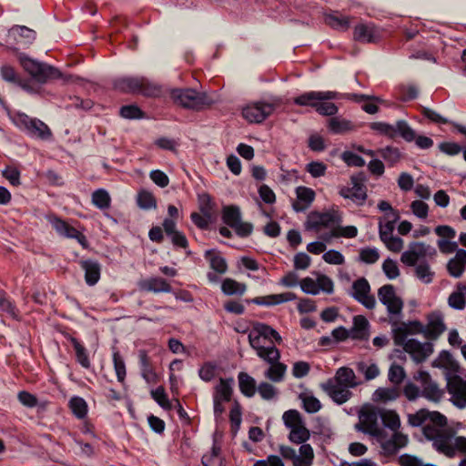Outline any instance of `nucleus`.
I'll return each mask as SVG.
<instances>
[{
  "label": "nucleus",
  "mask_w": 466,
  "mask_h": 466,
  "mask_svg": "<svg viewBox=\"0 0 466 466\" xmlns=\"http://www.w3.org/2000/svg\"><path fill=\"white\" fill-rule=\"evenodd\" d=\"M380 258V253L376 248H364L360 250L359 261L365 264H374Z\"/></svg>",
  "instance_id": "obj_56"
},
{
  "label": "nucleus",
  "mask_w": 466,
  "mask_h": 466,
  "mask_svg": "<svg viewBox=\"0 0 466 466\" xmlns=\"http://www.w3.org/2000/svg\"><path fill=\"white\" fill-rule=\"evenodd\" d=\"M113 86L116 90L123 93H136L146 96H157L160 94V88L145 77H120L114 80Z\"/></svg>",
  "instance_id": "obj_8"
},
{
  "label": "nucleus",
  "mask_w": 466,
  "mask_h": 466,
  "mask_svg": "<svg viewBox=\"0 0 466 466\" xmlns=\"http://www.w3.org/2000/svg\"><path fill=\"white\" fill-rule=\"evenodd\" d=\"M416 277L423 283L429 284L432 281L434 272L431 269L429 264L422 262L415 268Z\"/></svg>",
  "instance_id": "obj_54"
},
{
  "label": "nucleus",
  "mask_w": 466,
  "mask_h": 466,
  "mask_svg": "<svg viewBox=\"0 0 466 466\" xmlns=\"http://www.w3.org/2000/svg\"><path fill=\"white\" fill-rule=\"evenodd\" d=\"M400 319L401 318L390 319H389V323L391 326L395 345L403 348L408 341L407 336L411 329L416 331L422 330V324L419 321L401 322Z\"/></svg>",
  "instance_id": "obj_17"
},
{
  "label": "nucleus",
  "mask_w": 466,
  "mask_h": 466,
  "mask_svg": "<svg viewBox=\"0 0 466 466\" xmlns=\"http://www.w3.org/2000/svg\"><path fill=\"white\" fill-rule=\"evenodd\" d=\"M327 165L321 161H311L305 167V170L314 178L325 176Z\"/></svg>",
  "instance_id": "obj_58"
},
{
  "label": "nucleus",
  "mask_w": 466,
  "mask_h": 466,
  "mask_svg": "<svg viewBox=\"0 0 466 466\" xmlns=\"http://www.w3.org/2000/svg\"><path fill=\"white\" fill-rule=\"evenodd\" d=\"M331 379L336 382L344 385L349 390L360 384L353 370L348 367H341L338 369L335 376Z\"/></svg>",
  "instance_id": "obj_32"
},
{
  "label": "nucleus",
  "mask_w": 466,
  "mask_h": 466,
  "mask_svg": "<svg viewBox=\"0 0 466 466\" xmlns=\"http://www.w3.org/2000/svg\"><path fill=\"white\" fill-rule=\"evenodd\" d=\"M223 222L233 228L236 234L241 238L248 237L253 231V225L242 221L241 212L237 206H226L222 210Z\"/></svg>",
  "instance_id": "obj_13"
},
{
  "label": "nucleus",
  "mask_w": 466,
  "mask_h": 466,
  "mask_svg": "<svg viewBox=\"0 0 466 466\" xmlns=\"http://www.w3.org/2000/svg\"><path fill=\"white\" fill-rule=\"evenodd\" d=\"M378 298L388 312L389 319L401 318L404 303L396 294L395 288L390 284L380 287L378 290Z\"/></svg>",
  "instance_id": "obj_12"
},
{
  "label": "nucleus",
  "mask_w": 466,
  "mask_h": 466,
  "mask_svg": "<svg viewBox=\"0 0 466 466\" xmlns=\"http://www.w3.org/2000/svg\"><path fill=\"white\" fill-rule=\"evenodd\" d=\"M405 377H406V373H405L404 369L401 366L397 365V364H392L390 367L388 378H389V380L392 384H394V386H396V387L399 386L403 381Z\"/></svg>",
  "instance_id": "obj_57"
},
{
  "label": "nucleus",
  "mask_w": 466,
  "mask_h": 466,
  "mask_svg": "<svg viewBox=\"0 0 466 466\" xmlns=\"http://www.w3.org/2000/svg\"><path fill=\"white\" fill-rule=\"evenodd\" d=\"M299 397H300V400H302L303 407L307 412L316 413L320 410V408H321L320 401L317 398H315L313 395H310L308 393H302V394H300Z\"/></svg>",
  "instance_id": "obj_55"
},
{
  "label": "nucleus",
  "mask_w": 466,
  "mask_h": 466,
  "mask_svg": "<svg viewBox=\"0 0 466 466\" xmlns=\"http://www.w3.org/2000/svg\"><path fill=\"white\" fill-rule=\"evenodd\" d=\"M363 95L341 93L333 90L307 91L293 98V104L299 106L310 107L321 116H334L339 113L342 101L350 100L361 102Z\"/></svg>",
  "instance_id": "obj_2"
},
{
  "label": "nucleus",
  "mask_w": 466,
  "mask_h": 466,
  "mask_svg": "<svg viewBox=\"0 0 466 466\" xmlns=\"http://www.w3.org/2000/svg\"><path fill=\"white\" fill-rule=\"evenodd\" d=\"M297 199L292 203V208L296 212H303L308 209L315 199L313 189L299 186L296 188Z\"/></svg>",
  "instance_id": "obj_25"
},
{
  "label": "nucleus",
  "mask_w": 466,
  "mask_h": 466,
  "mask_svg": "<svg viewBox=\"0 0 466 466\" xmlns=\"http://www.w3.org/2000/svg\"><path fill=\"white\" fill-rule=\"evenodd\" d=\"M418 88L414 85L400 86L398 96L402 101H410L418 96Z\"/></svg>",
  "instance_id": "obj_62"
},
{
  "label": "nucleus",
  "mask_w": 466,
  "mask_h": 466,
  "mask_svg": "<svg viewBox=\"0 0 466 466\" xmlns=\"http://www.w3.org/2000/svg\"><path fill=\"white\" fill-rule=\"evenodd\" d=\"M18 60L23 68L33 78L42 84L51 79H63V81L66 83L79 79V77L72 75L65 76L58 68L46 63H40L34 60L23 53L18 55Z\"/></svg>",
  "instance_id": "obj_6"
},
{
  "label": "nucleus",
  "mask_w": 466,
  "mask_h": 466,
  "mask_svg": "<svg viewBox=\"0 0 466 466\" xmlns=\"http://www.w3.org/2000/svg\"><path fill=\"white\" fill-rule=\"evenodd\" d=\"M324 20L328 25L340 31L348 30L350 24L349 16L341 15L338 12L326 15Z\"/></svg>",
  "instance_id": "obj_38"
},
{
  "label": "nucleus",
  "mask_w": 466,
  "mask_h": 466,
  "mask_svg": "<svg viewBox=\"0 0 466 466\" xmlns=\"http://www.w3.org/2000/svg\"><path fill=\"white\" fill-rule=\"evenodd\" d=\"M276 103L256 102L242 108V116H269L275 112Z\"/></svg>",
  "instance_id": "obj_26"
},
{
  "label": "nucleus",
  "mask_w": 466,
  "mask_h": 466,
  "mask_svg": "<svg viewBox=\"0 0 466 466\" xmlns=\"http://www.w3.org/2000/svg\"><path fill=\"white\" fill-rule=\"evenodd\" d=\"M111 198L108 192L103 188H99L92 194V203L100 209L108 208Z\"/></svg>",
  "instance_id": "obj_51"
},
{
  "label": "nucleus",
  "mask_w": 466,
  "mask_h": 466,
  "mask_svg": "<svg viewBox=\"0 0 466 466\" xmlns=\"http://www.w3.org/2000/svg\"><path fill=\"white\" fill-rule=\"evenodd\" d=\"M359 372L362 373L367 380H371L379 376L380 370L376 364H367L360 362L357 365Z\"/></svg>",
  "instance_id": "obj_59"
},
{
  "label": "nucleus",
  "mask_w": 466,
  "mask_h": 466,
  "mask_svg": "<svg viewBox=\"0 0 466 466\" xmlns=\"http://www.w3.org/2000/svg\"><path fill=\"white\" fill-rule=\"evenodd\" d=\"M205 258L209 260V264L212 269L219 274H224L228 269V264L226 259L220 255L214 253L211 250H208L205 253Z\"/></svg>",
  "instance_id": "obj_46"
},
{
  "label": "nucleus",
  "mask_w": 466,
  "mask_h": 466,
  "mask_svg": "<svg viewBox=\"0 0 466 466\" xmlns=\"http://www.w3.org/2000/svg\"><path fill=\"white\" fill-rule=\"evenodd\" d=\"M379 417L380 411H361L360 414V424L357 425L356 428L374 437L380 444L381 452L384 455H394L400 449L408 445L409 438L401 432H395L389 435L388 432L379 425Z\"/></svg>",
  "instance_id": "obj_3"
},
{
  "label": "nucleus",
  "mask_w": 466,
  "mask_h": 466,
  "mask_svg": "<svg viewBox=\"0 0 466 466\" xmlns=\"http://www.w3.org/2000/svg\"><path fill=\"white\" fill-rule=\"evenodd\" d=\"M380 418L384 426L392 431V433L399 432L398 430L400 427V420L394 410H380Z\"/></svg>",
  "instance_id": "obj_40"
},
{
  "label": "nucleus",
  "mask_w": 466,
  "mask_h": 466,
  "mask_svg": "<svg viewBox=\"0 0 466 466\" xmlns=\"http://www.w3.org/2000/svg\"><path fill=\"white\" fill-rule=\"evenodd\" d=\"M71 342L73 344V347L76 351V357L77 362L86 369H88L90 367V360L86 352V350L80 344V342L75 339H71Z\"/></svg>",
  "instance_id": "obj_52"
},
{
  "label": "nucleus",
  "mask_w": 466,
  "mask_h": 466,
  "mask_svg": "<svg viewBox=\"0 0 466 466\" xmlns=\"http://www.w3.org/2000/svg\"><path fill=\"white\" fill-rule=\"evenodd\" d=\"M233 384L234 380L232 378L220 379L218 384L214 389L213 399L228 402L232 396Z\"/></svg>",
  "instance_id": "obj_35"
},
{
  "label": "nucleus",
  "mask_w": 466,
  "mask_h": 466,
  "mask_svg": "<svg viewBox=\"0 0 466 466\" xmlns=\"http://www.w3.org/2000/svg\"><path fill=\"white\" fill-rule=\"evenodd\" d=\"M246 285L232 279H225L221 285V289L228 296L242 295L246 291Z\"/></svg>",
  "instance_id": "obj_45"
},
{
  "label": "nucleus",
  "mask_w": 466,
  "mask_h": 466,
  "mask_svg": "<svg viewBox=\"0 0 466 466\" xmlns=\"http://www.w3.org/2000/svg\"><path fill=\"white\" fill-rule=\"evenodd\" d=\"M369 321L364 316L358 315L353 319V327L350 330L351 338L363 339L367 335Z\"/></svg>",
  "instance_id": "obj_44"
},
{
  "label": "nucleus",
  "mask_w": 466,
  "mask_h": 466,
  "mask_svg": "<svg viewBox=\"0 0 466 466\" xmlns=\"http://www.w3.org/2000/svg\"><path fill=\"white\" fill-rule=\"evenodd\" d=\"M36 33L25 25H15L12 26L6 35V47L13 51L20 48H27L35 40Z\"/></svg>",
  "instance_id": "obj_10"
},
{
  "label": "nucleus",
  "mask_w": 466,
  "mask_h": 466,
  "mask_svg": "<svg viewBox=\"0 0 466 466\" xmlns=\"http://www.w3.org/2000/svg\"><path fill=\"white\" fill-rule=\"evenodd\" d=\"M173 100L181 106L193 110H203L217 102L214 92H199L193 88L175 89L171 92Z\"/></svg>",
  "instance_id": "obj_7"
},
{
  "label": "nucleus",
  "mask_w": 466,
  "mask_h": 466,
  "mask_svg": "<svg viewBox=\"0 0 466 466\" xmlns=\"http://www.w3.org/2000/svg\"><path fill=\"white\" fill-rule=\"evenodd\" d=\"M13 124L30 137L46 139L51 136L49 127L39 118H11Z\"/></svg>",
  "instance_id": "obj_15"
},
{
  "label": "nucleus",
  "mask_w": 466,
  "mask_h": 466,
  "mask_svg": "<svg viewBox=\"0 0 466 466\" xmlns=\"http://www.w3.org/2000/svg\"><path fill=\"white\" fill-rule=\"evenodd\" d=\"M466 284L460 282L456 289L449 296L448 304L451 308L461 310L466 306Z\"/></svg>",
  "instance_id": "obj_34"
},
{
  "label": "nucleus",
  "mask_w": 466,
  "mask_h": 466,
  "mask_svg": "<svg viewBox=\"0 0 466 466\" xmlns=\"http://www.w3.org/2000/svg\"><path fill=\"white\" fill-rule=\"evenodd\" d=\"M81 268L85 271V280L87 285L94 286L100 279L101 265L93 259L80 261Z\"/></svg>",
  "instance_id": "obj_29"
},
{
  "label": "nucleus",
  "mask_w": 466,
  "mask_h": 466,
  "mask_svg": "<svg viewBox=\"0 0 466 466\" xmlns=\"http://www.w3.org/2000/svg\"><path fill=\"white\" fill-rule=\"evenodd\" d=\"M370 127L380 135L385 136L390 139L400 137L405 141L411 142L415 138V131L404 120L397 121L394 125L381 121L373 122Z\"/></svg>",
  "instance_id": "obj_9"
},
{
  "label": "nucleus",
  "mask_w": 466,
  "mask_h": 466,
  "mask_svg": "<svg viewBox=\"0 0 466 466\" xmlns=\"http://www.w3.org/2000/svg\"><path fill=\"white\" fill-rule=\"evenodd\" d=\"M299 454H297V460L294 466H311L314 459V451L309 444L302 443L299 447Z\"/></svg>",
  "instance_id": "obj_43"
},
{
  "label": "nucleus",
  "mask_w": 466,
  "mask_h": 466,
  "mask_svg": "<svg viewBox=\"0 0 466 466\" xmlns=\"http://www.w3.org/2000/svg\"><path fill=\"white\" fill-rule=\"evenodd\" d=\"M238 386L241 393L251 398L256 393V380L246 372H239L238 375Z\"/></svg>",
  "instance_id": "obj_37"
},
{
  "label": "nucleus",
  "mask_w": 466,
  "mask_h": 466,
  "mask_svg": "<svg viewBox=\"0 0 466 466\" xmlns=\"http://www.w3.org/2000/svg\"><path fill=\"white\" fill-rule=\"evenodd\" d=\"M140 290L153 293H170L172 288L167 281L160 277L141 279L138 283Z\"/></svg>",
  "instance_id": "obj_24"
},
{
  "label": "nucleus",
  "mask_w": 466,
  "mask_h": 466,
  "mask_svg": "<svg viewBox=\"0 0 466 466\" xmlns=\"http://www.w3.org/2000/svg\"><path fill=\"white\" fill-rule=\"evenodd\" d=\"M316 279L307 277L300 280L299 286L302 291L309 295H318L320 291L332 294L334 291V283L327 275L315 272Z\"/></svg>",
  "instance_id": "obj_14"
},
{
  "label": "nucleus",
  "mask_w": 466,
  "mask_h": 466,
  "mask_svg": "<svg viewBox=\"0 0 466 466\" xmlns=\"http://www.w3.org/2000/svg\"><path fill=\"white\" fill-rule=\"evenodd\" d=\"M466 268V250L459 248L455 256L447 263V270L453 278H460Z\"/></svg>",
  "instance_id": "obj_28"
},
{
  "label": "nucleus",
  "mask_w": 466,
  "mask_h": 466,
  "mask_svg": "<svg viewBox=\"0 0 466 466\" xmlns=\"http://www.w3.org/2000/svg\"><path fill=\"white\" fill-rule=\"evenodd\" d=\"M409 249L419 258L425 257L426 255H432L436 253V250L429 245L422 242H414L409 246Z\"/></svg>",
  "instance_id": "obj_60"
},
{
  "label": "nucleus",
  "mask_w": 466,
  "mask_h": 466,
  "mask_svg": "<svg viewBox=\"0 0 466 466\" xmlns=\"http://www.w3.org/2000/svg\"><path fill=\"white\" fill-rule=\"evenodd\" d=\"M69 407L78 419H84L87 414V404L81 397H73L69 400Z\"/></svg>",
  "instance_id": "obj_50"
},
{
  "label": "nucleus",
  "mask_w": 466,
  "mask_h": 466,
  "mask_svg": "<svg viewBox=\"0 0 466 466\" xmlns=\"http://www.w3.org/2000/svg\"><path fill=\"white\" fill-rule=\"evenodd\" d=\"M378 153L388 163L389 166L393 167L398 164L401 158L402 154L398 147L387 146L380 148Z\"/></svg>",
  "instance_id": "obj_42"
},
{
  "label": "nucleus",
  "mask_w": 466,
  "mask_h": 466,
  "mask_svg": "<svg viewBox=\"0 0 466 466\" xmlns=\"http://www.w3.org/2000/svg\"><path fill=\"white\" fill-rule=\"evenodd\" d=\"M446 329L443 316L440 312H433L428 317V323L426 327L422 326V330L425 337L430 339H437Z\"/></svg>",
  "instance_id": "obj_22"
},
{
  "label": "nucleus",
  "mask_w": 466,
  "mask_h": 466,
  "mask_svg": "<svg viewBox=\"0 0 466 466\" xmlns=\"http://www.w3.org/2000/svg\"><path fill=\"white\" fill-rule=\"evenodd\" d=\"M202 463L204 466H222L220 447L214 444L211 451L202 457Z\"/></svg>",
  "instance_id": "obj_53"
},
{
  "label": "nucleus",
  "mask_w": 466,
  "mask_h": 466,
  "mask_svg": "<svg viewBox=\"0 0 466 466\" xmlns=\"http://www.w3.org/2000/svg\"><path fill=\"white\" fill-rule=\"evenodd\" d=\"M410 209L414 216L420 219H426L429 214V206L422 200H414L410 204Z\"/></svg>",
  "instance_id": "obj_64"
},
{
  "label": "nucleus",
  "mask_w": 466,
  "mask_h": 466,
  "mask_svg": "<svg viewBox=\"0 0 466 466\" xmlns=\"http://www.w3.org/2000/svg\"><path fill=\"white\" fill-rule=\"evenodd\" d=\"M273 341L281 343L282 339L279 332L270 326L256 322L248 334L250 347L256 350L259 358H268L276 360L279 356V350L274 346Z\"/></svg>",
  "instance_id": "obj_4"
},
{
  "label": "nucleus",
  "mask_w": 466,
  "mask_h": 466,
  "mask_svg": "<svg viewBox=\"0 0 466 466\" xmlns=\"http://www.w3.org/2000/svg\"><path fill=\"white\" fill-rule=\"evenodd\" d=\"M399 213L385 214L383 218H380L379 235L381 241L389 237L393 236L395 223L399 220Z\"/></svg>",
  "instance_id": "obj_30"
},
{
  "label": "nucleus",
  "mask_w": 466,
  "mask_h": 466,
  "mask_svg": "<svg viewBox=\"0 0 466 466\" xmlns=\"http://www.w3.org/2000/svg\"><path fill=\"white\" fill-rule=\"evenodd\" d=\"M349 294L368 309H373L376 307L375 297L370 294V285L365 278L356 279Z\"/></svg>",
  "instance_id": "obj_16"
},
{
  "label": "nucleus",
  "mask_w": 466,
  "mask_h": 466,
  "mask_svg": "<svg viewBox=\"0 0 466 466\" xmlns=\"http://www.w3.org/2000/svg\"><path fill=\"white\" fill-rule=\"evenodd\" d=\"M351 183L352 193L350 199L359 205H362L367 198L366 187L363 184L359 182V178L356 177H351Z\"/></svg>",
  "instance_id": "obj_48"
},
{
  "label": "nucleus",
  "mask_w": 466,
  "mask_h": 466,
  "mask_svg": "<svg viewBox=\"0 0 466 466\" xmlns=\"http://www.w3.org/2000/svg\"><path fill=\"white\" fill-rule=\"evenodd\" d=\"M260 359L269 364V368L264 372L266 379L271 380L272 382H280L284 380L285 374L287 372V365L279 361V351L276 360H270L266 357Z\"/></svg>",
  "instance_id": "obj_27"
},
{
  "label": "nucleus",
  "mask_w": 466,
  "mask_h": 466,
  "mask_svg": "<svg viewBox=\"0 0 466 466\" xmlns=\"http://www.w3.org/2000/svg\"><path fill=\"white\" fill-rule=\"evenodd\" d=\"M413 380L419 383V386L413 382H408L403 389V394L410 401H414L420 397L432 402H439L442 399L443 390L427 371L420 370L413 376Z\"/></svg>",
  "instance_id": "obj_5"
},
{
  "label": "nucleus",
  "mask_w": 466,
  "mask_h": 466,
  "mask_svg": "<svg viewBox=\"0 0 466 466\" xmlns=\"http://www.w3.org/2000/svg\"><path fill=\"white\" fill-rule=\"evenodd\" d=\"M0 74L4 80L16 84L20 86L23 89L30 91L29 86L26 83H24L20 80L16 72L12 66L7 65L3 66L1 67Z\"/></svg>",
  "instance_id": "obj_47"
},
{
  "label": "nucleus",
  "mask_w": 466,
  "mask_h": 466,
  "mask_svg": "<svg viewBox=\"0 0 466 466\" xmlns=\"http://www.w3.org/2000/svg\"><path fill=\"white\" fill-rule=\"evenodd\" d=\"M138 360L142 378L147 383H153L157 380V374L153 370L149 357L144 350L138 351Z\"/></svg>",
  "instance_id": "obj_33"
},
{
  "label": "nucleus",
  "mask_w": 466,
  "mask_h": 466,
  "mask_svg": "<svg viewBox=\"0 0 466 466\" xmlns=\"http://www.w3.org/2000/svg\"><path fill=\"white\" fill-rule=\"evenodd\" d=\"M198 203L200 212L207 218H212L215 213L216 204L208 193L203 192L198 195Z\"/></svg>",
  "instance_id": "obj_41"
},
{
  "label": "nucleus",
  "mask_w": 466,
  "mask_h": 466,
  "mask_svg": "<svg viewBox=\"0 0 466 466\" xmlns=\"http://www.w3.org/2000/svg\"><path fill=\"white\" fill-rule=\"evenodd\" d=\"M400 392L398 387H388V388H378L373 395L372 400L374 401H392L399 398Z\"/></svg>",
  "instance_id": "obj_39"
},
{
  "label": "nucleus",
  "mask_w": 466,
  "mask_h": 466,
  "mask_svg": "<svg viewBox=\"0 0 466 466\" xmlns=\"http://www.w3.org/2000/svg\"><path fill=\"white\" fill-rule=\"evenodd\" d=\"M320 387L339 405L347 402L352 396L351 390H349L344 385L336 382L332 379H329Z\"/></svg>",
  "instance_id": "obj_20"
},
{
  "label": "nucleus",
  "mask_w": 466,
  "mask_h": 466,
  "mask_svg": "<svg viewBox=\"0 0 466 466\" xmlns=\"http://www.w3.org/2000/svg\"><path fill=\"white\" fill-rule=\"evenodd\" d=\"M341 215L336 210L326 212H310L305 222L307 230L319 232L323 228H329L339 225L341 222Z\"/></svg>",
  "instance_id": "obj_11"
},
{
  "label": "nucleus",
  "mask_w": 466,
  "mask_h": 466,
  "mask_svg": "<svg viewBox=\"0 0 466 466\" xmlns=\"http://www.w3.org/2000/svg\"><path fill=\"white\" fill-rule=\"evenodd\" d=\"M296 299V295L292 292H285L281 294H273L263 297H257L252 302L257 305L274 306L284 302L291 301Z\"/></svg>",
  "instance_id": "obj_31"
},
{
  "label": "nucleus",
  "mask_w": 466,
  "mask_h": 466,
  "mask_svg": "<svg viewBox=\"0 0 466 466\" xmlns=\"http://www.w3.org/2000/svg\"><path fill=\"white\" fill-rule=\"evenodd\" d=\"M353 38L360 43L376 44L381 40L382 33L373 24H360L354 27Z\"/></svg>",
  "instance_id": "obj_19"
},
{
  "label": "nucleus",
  "mask_w": 466,
  "mask_h": 466,
  "mask_svg": "<svg viewBox=\"0 0 466 466\" xmlns=\"http://www.w3.org/2000/svg\"><path fill=\"white\" fill-rule=\"evenodd\" d=\"M137 205L143 209H150L157 206L154 196L147 191L139 192L137 196Z\"/></svg>",
  "instance_id": "obj_63"
},
{
  "label": "nucleus",
  "mask_w": 466,
  "mask_h": 466,
  "mask_svg": "<svg viewBox=\"0 0 466 466\" xmlns=\"http://www.w3.org/2000/svg\"><path fill=\"white\" fill-rule=\"evenodd\" d=\"M284 424L289 429L294 428L303 423L300 414L295 410L285 411L282 416Z\"/></svg>",
  "instance_id": "obj_61"
},
{
  "label": "nucleus",
  "mask_w": 466,
  "mask_h": 466,
  "mask_svg": "<svg viewBox=\"0 0 466 466\" xmlns=\"http://www.w3.org/2000/svg\"><path fill=\"white\" fill-rule=\"evenodd\" d=\"M448 392L451 402L458 408L466 407V380L458 375L451 376L447 381Z\"/></svg>",
  "instance_id": "obj_18"
},
{
  "label": "nucleus",
  "mask_w": 466,
  "mask_h": 466,
  "mask_svg": "<svg viewBox=\"0 0 466 466\" xmlns=\"http://www.w3.org/2000/svg\"><path fill=\"white\" fill-rule=\"evenodd\" d=\"M289 430H290V432H289V439L290 441H292L294 443H297V444L304 443L309 438V435H310L309 431L305 427L304 423H302L299 426H296L294 428H291Z\"/></svg>",
  "instance_id": "obj_49"
},
{
  "label": "nucleus",
  "mask_w": 466,
  "mask_h": 466,
  "mask_svg": "<svg viewBox=\"0 0 466 466\" xmlns=\"http://www.w3.org/2000/svg\"><path fill=\"white\" fill-rule=\"evenodd\" d=\"M405 352L409 353L414 361H424L432 352L433 346L431 342H420L415 339H410L403 347Z\"/></svg>",
  "instance_id": "obj_21"
},
{
  "label": "nucleus",
  "mask_w": 466,
  "mask_h": 466,
  "mask_svg": "<svg viewBox=\"0 0 466 466\" xmlns=\"http://www.w3.org/2000/svg\"><path fill=\"white\" fill-rule=\"evenodd\" d=\"M49 222L52 225L53 228L56 231L57 234L68 238H76L77 241L85 245L86 238L82 235L78 230H76L74 227L70 226L66 221L53 217L49 218Z\"/></svg>",
  "instance_id": "obj_23"
},
{
  "label": "nucleus",
  "mask_w": 466,
  "mask_h": 466,
  "mask_svg": "<svg viewBox=\"0 0 466 466\" xmlns=\"http://www.w3.org/2000/svg\"><path fill=\"white\" fill-rule=\"evenodd\" d=\"M328 128L333 134H345L355 130L356 126L346 118H329Z\"/></svg>",
  "instance_id": "obj_36"
},
{
  "label": "nucleus",
  "mask_w": 466,
  "mask_h": 466,
  "mask_svg": "<svg viewBox=\"0 0 466 466\" xmlns=\"http://www.w3.org/2000/svg\"><path fill=\"white\" fill-rule=\"evenodd\" d=\"M408 423L421 427L424 437L432 442L440 453L453 458L458 452L466 453V437L456 436V431L447 425V418L439 411L421 409L409 414Z\"/></svg>",
  "instance_id": "obj_1"
}]
</instances>
